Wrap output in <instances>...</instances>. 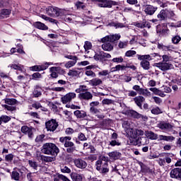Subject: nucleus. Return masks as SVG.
<instances>
[{
  "instance_id": "17",
  "label": "nucleus",
  "mask_w": 181,
  "mask_h": 181,
  "mask_svg": "<svg viewBox=\"0 0 181 181\" xmlns=\"http://www.w3.org/2000/svg\"><path fill=\"white\" fill-rule=\"evenodd\" d=\"M156 67L162 70V71H166L172 69V64L168 62H160L156 64Z\"/></svg>"
},
{
  "instance_id": "58",
  "label": "nucleus",
  "mask_w": 181,
  "mask_h": 181,
  "mask_svg": "<svg viewBox=\"0 0 181 181\" xmlns=\"http://www.w3.org/2000/svg\"><path fill=\"white\" fill-rule=\"evenodd\" d=\"M74 132H76V131L74 130V129H73L71 127H68L65 129L66 135H73V134H74Z\"/></svg>"
},
{
  "instance_id": "37",
  "label": "nucleus",
  "mask_w": 181,
  "mask_h": 181,
  "mask_svg": "<svg viewBox=\"0 0 181 181\" xmlns=\"http://www.w3.org/2000/svg\"><path fill=\"white\" fill-rule=\"evenodd\" d=\"M130 132H132L133 134H134L132 135V136H136V135H138L139 136H142L144 134H145V132H144V130H141V129H131Z\"/></svg>"
},
{
  "instance_id": "52",
  "label": "nucleus",
  "mask_w": 181,
  "mask_h": 181,
  "mask_svg": "<svg viewBox=\"0 0 181 181\" xmlns=\"http://www.w3.org/2000/svg\"><path fill=\"white\" fill-rule=\"evenodd\" d=\"M180 40H181V37L179 35H175L173 37L171 40L172 43H173V45H178Z\"/></svg>"
},
{
  "instance_id": "25",
  "label": "nucleus",
  "mask_w": 181,
  "mask_h": 181,
  "mask_svg": "<svg viewBox=\"0 0 181 181\" xmlns=\"http://www.w3.org/2000/svg\"><path fill=\"white\" fill-rule=\"evenodd\" d=\"M12 13V10L9 8H3L0 10V19H4V18H8V16Z\"/></svg>"
},
{
  "instance_id": "41",
  "label": "nucleus",
  "mask_w": 181,
  "mask_h": 181,
  "mask_svg": "<svg viewBox=\"0 0 181 181\" xmlns=\"http://www.w3.org/2000/svg\"><path fill=\"white\" fill-rule=\"evenodd\" d=\"M68 76L71 77H77V76H80V71L75 69H71L68 73Z\"/></svg>"
},
{
  "instance_id": "7",
  "label": "nucleus",
  "mask_w": 181,
  "mask_h": 181,
  "mask_svg": "<svg viewBox=\"0 0 181 181\" xmlns=\"http://www.w3.org/2000/svg\"><path fill=\"white\" fill-rule=\"evenodd\" d=\"M174 127L175 126H173V124L167 122H161L158 124V128L163 132H172Z\"/></svg>"
},
{
  "instance_id": "12",
  "label": "nucleus",
  "mask_w": 181,
  "mask_h": 181,
  "mask_svg": "<svg viewBox=\"0 0 181 181\" xmlns=\"http://www.w3.org/2000/svg\"><path fill=\"white\" fill-rule=\"evenodd\" d=\"M93 57L95 60L103 62V60H105V59H111V54L102 51L95 54Z\"/></svg>"
},
{
  "instance_id": "33",
  "label": "nucleus",
  "mask_w": 181,
  "mask_h": 181,
  "mask_svg": "<svg viewBox=\"0 0 181 181\" xmlns=\"http://www.w3.org/2000/svg\"><path fill=\"white\" fill-rule=\"evenodd\" d=\"M86 0H78L75 3V6L76 7L77 9H85L86 8Z\"/></svg>"
},
{
  "instance_id": "59",
  "label": "nucleus",
  "mask_w": 181,
  "mask_h": 181,
  "mask_svg": "<svg viewBox=\"0 0 181 181\" xmlns=\"http://www.w3.org/2000/svg\"><path fill=\"white\" fill-rule=\"evenodd\" d=\"M176 15L173 12V11H170L168 9V19H175Z\"/></svg>"
},
{
  "instance_id": "26",
  "label": "nucleus",
  "mask_w": 181,
  "mask_h": 181,
  "mask_svg": "<svg viewBox=\"0 0 181 181\" xmlns=\"http://www.w3.org/2000/svg\"><path fill=\"white\" fill-rule=\"evenodd\" d=\"M8 67L13 70H18L21 73L23 72V69H25V66L21 64H11Z\"/></svg>"
},
{
  "instance_id": "49",
  "label": "nucleus",
  "mask_w": 181,
  "mask_h": 181,
  "mask_svg": "<svg viewBox=\"0 0 181 181\" xmlns=\"http://www.w3.org/2000/svg\"><path fill=\"white\" fill-rule=\"evenodd\" d=\"M85 74L88 77H92L93 78L95 77H97V74H95V72L93 71L92 70H86Z\"/></svg>"
},
{
  "instance_id": "21",
  "label": "nucleus",
  "mask_w": 181,
  "mask_h": 181,
  "mask_svg": "<svg viewBox=\"0 0 181 181\" xmlns=\"http://www.w3.org/2000/svg\"><path fill=\"white\" fill-rule=\"evenodd\" d=\"M74 115L78 119H84L87 117V112L84 110H76L74 112Z\"/></svg>"
},
{
  "instance_id": "32",
  "label": "nucleus",
  "mask_w": 181,
  "mask_h": 181,
  "mask_svg": "<svg viewBox=\"0 0 181 181\" xmlns=\"http://www.w3.org/2000/svg\"><path fill=\"white\" fill-rule=\"evenodd\" d=\"M109 26H112L115 28V29H122V28H125V24L122 23L118 22H112L108 24Z\"/></svg>"
},
{
  "instance_id": "8",
  "label": "nucleus",
  "mask_w": 181,
  "mask_h": 181,
  "mask_svg": "<svg viewBox=\"0 0 181 181\" xmlns=\"http://www.w3.org/2000/svg\"><path fill=\"white\" fill-rule=\"evenodd\" d=\"M93 1V2H99L98 4V6L100 8H112V5H117V2L113 1H107V0H90Z\"/></svg>"
},
{
  "instance_id": "43",
  "label": "nucleus",
  "mask_w": 181,
  "mask_h": 181,
  "mask_svg": "<svg viewBox=\"0 0 181 181\" xmlns=\"http://www.w3.org/2000/svg\"><path fill=\"white\" fill-rule=\"evenodd\" d=\"M172 158H173V153H166V156L164 157V160L165 163H172Z\"/></svg>"
},
{
  "instance_id": "9",
  "label": "nucleus",
  "mask_w": 181,
  "mask_h": 181,
  "mask_svg": "<svg viewBox=\"0 0 181 181\" xmlns=\"http://www.w3.org/2000/svg\"><path fill=\"white\" fill-rule=\"evenodd\" d=\"M76 96V93L69 92L61 98V101L63 104H67V103H71V100H74Z\"/></svg>"
},
{
  "instance_id": "63",
  "label": "nucleus",
  "mask_w": 181,
  "mask_h": 181,
  "mask_svg": "<svg viewBox=\"0 0 181 181\" xmlns=\"http://www.w3.org/2000/svg\"><path fill=\"white\" fill-rule=\"evenodd\" d=\"M110 146H119L121 145V143L119 142L117 140H111L110 141Z\"/></svg>"
},
{
  "instance_id": "54",
  "label": "nucleus",
  "mask_w": 181,
  "mask_h": 181,
  "mask_svg": "<svg viewBox=\"0 0 181 181\" xmlns=\"http://www.w3.org/2000/svg\"><path fill=\"white\" fill-rule=\"evenodd\" d=\"M136 54V51L134 50H128L125 52L124 56L125 57H132Z\"/></svg>"
},
{
  "instance_id": "42",
  "label": "nucleus",
  "mask_w": 181,
  "mask_h": 181,
  "mask_svg": "<svg viewBox=\"0 0 181 181\" xmlns=\"http://www.w3.org/2000/svg\"><path fill=\"white\" fill-rule=\"evenodd\" d=\"M134 25L136 26V28L144 29V28H146V20H144L142 23H134Z\"/></svg>"
},
{
  "instance_id": "11",
  "label": "nucleus",
  "mask_w": 181,
  "mask_h": 181,
  "mask_svg": "<svg viewBox=\"0 0 181 181\" xmlns=\"http://www.w3.org/2000/svg\"><path fill=\"white\" fill-rule=\"evenodd\" d=\"M121 39V35L119 34H115V35H110L104 37L101 39V42H110V43H114V42H117Z\"/></svg>"
},
{
  "instance_id": "51",
  "label": "nucleus",
  "mask_w": 181,
  "mask_h": 181,
  "mask_svg": "<svg viewBox=\"0 0 181 181\" xmlns=\"http://www.w3.org/2000/svg\"><path fill=\"white\" fill-rule=\"evenodd\" d=\"M54 70L57 73V74H65L66 71L64 69H62L60 66H53Z\"/></svg>"
},
{
  "instance_id": "5",
  "label": "nucleus",
  "mask_w": 181,
  "mask_h": 181,
  "mask_svg": "<svg viewBox=\"0 0 181 181\" xmlns=\"http://www.w3.org/2000/svg\"><path fill=\"white\" fill-rule=\"evenodd\" d=\"M47 15L56 18L57 16H63L67 15V11L57 7L49 6L46 8Z\"/></svg>"
},
{
  "instance_id": "44",
  "label": "nucleus",
  "mask_w": 181,
  "mask_h": 181,
  "mask_svg": "<svg viewBox=\"0 0 181 181\" xmlns=\"http://www.w3.org/2000/svg\"><path fill=\"white\" fill-rule=\"evenodd\" d=\"M140 95H144V97H151V92L148 89L141 88L139 93Z\"/></svg>"
},
{
  "instance_id": "15",
  "label": "nucleus",
  "mask_w": 181,
  "mask_h": 181,
  "mask_svg": "<svg viewBox=\"0 0 181 181\" xmlns=\"http://www.w3.org/2000/svg\"><path fill=\"white\" fill-rule=\"evenodd\" d=\"M170 177L173 179H177V180H181V168H176L173 169L170 172Z\"/></svg>"
},
{
  "instance_id": "20",
  "label": "nucleus",
  "mask_w": 181,
  "mask_h": 181,
  "mask_svg": "<svg viewBox=\"0 0 181 181\" xmlns=\"http://www.w3.org/2000/svg\"><path fill=\"white\" fill-rule=\"evenodd\" d=\"M90 112L94 114L97 118H99V119H104V118H105L104 114L100 113V109H98L97 107H90Z\"/></svg>"
},
{
  "instance_id": "55",
  "label": "nucleus",
  "mask_w": 181,
  "mask_h": 181,
  "mask_svg": "<svg viewBox=\"0 0 181 181\" xmlns=\"http://www.w3.org/2000/svg\"><path fill=\"white\" fill-rule=\"evenodd\" d=\"M28 163H29L30 168H33V169H35V170H37V163H36V161L29 160Z\"/></svg>"
},
{
  "instance_id": "35",
  "label": "nucleus",
  "mask_w": 181,
  "mask_h": 181,
  "mask_svg": "<svg viewBox=\"0 0 181 181\" xmlns=\"http://www.w3.org/2000/svg\"><path fill=\"white\" fill-rule=\"evenodd\" d=\"M11 117L6 115H3L0 117V125H2V123L6 124L11 121Z\"/></svg>"
},
{
  "instance_id": "2",
  "label": "nucleus",
  "mask_w": 181,
  "mask_h": 181,
  "mask_svg": "<svg viewBox=\"0 0 181 181\" xmlns=\"http://www.w3.org/2000/svg\"><path fill=\"white\" fill-rule=\"evenodd\" d=\"M41 152L45 155H51L52 156H57L60 150L56 144L53 143H45L43 144Z\"/></svg>"
},
{
  "instance_id": "13",
  "label": "nucleus",
  "mask_w": 181,
  "mask_h": 181,
  "mask_svg": "<svg viewBox=\"0 0 181 181\" xmlns=\"http://www.w3.org/2000/svg\"><path fill=\"white\" fill-rule=\"evenodd\" d=\"M144 13L146 15H149L150 16H152L158 11V7L153 6L151 4H146V6H144Z\"/></svg>"
},
{
  "instance_id": "16",
  "label": "nucleus",
  "mask_w": 181,
  "mask_h": 181,
  "mask_svg": "<svg viewBox=\"0 0 181 181\" xmlns=\"http://www.w3.org/2000/svg\"><path fill=\"white\" fill-rule=\"evenodd\" d=\"M74 163L78 169H86L87 168V162L81 158L75 159Z\"/></svg>"
},
{
  "instance_id": "31",
  "label": "nucleus",
  "mask_w": 181,
  "mask_h": 181,
  "mask_svg": "<svg viewBox=\"0 0 181 181\" xmlns=\"http://www.w3.org/2000/svg\"><path fill=\"white\" fill-rule=\"evenodd\" d=\"M108 156L110 158V159L117 160V159H119V158H121V153L118 151H112L108 153Z\"/></svg>"
},
{
  "instance_id": "30",
  "label": "nucleus",
  "mask_w": 181,
  "mask_h": 181,
  "mask_svg": "<svg viewBox=\"0 0 181 181\" xmlns=\"http://www.w3.org/2000/svg\"><path fill=\"white\" fill-rule=\"evenodd\" d=\"M134 101L136 105L139 106L141 110H142V103L145 101V98L143 96H136V98H134Z\"/></svg>"
},
{
  "instance_id": "40",
  "label": "nucleus",
  "mask_w": 181,
  "mask_h": 181,
  "mask_svg": "<svg viewBox=\"0 0 181 181\" xmlns=\"http://www.w3.org/2000/svg\"><path fill=\"white\" fill-rule=\"evenodd\" d=\"M129 115H131V117H132L133 118H142L143 117L142 115L139 114L135 110H130Z\"/></svg>"
},
{
  "instance_id": "57",
  "label": "nucleus",
  "mask_w": 181,
  "mask_h": 181,
  "mask_svg": "<svg viewBox=\"0 0 181 181\" xmlns=\"http://www.w3.org/2000/svg\"><path fill=\"white\" fill-rule=\"evenodd\" d=\"M33 95L35 98H38V97H40L42 95V91H40V90L34 89L33 92Z\"/></svg>"
},
{
  "instance_id": "27",
  "label": "nucleus",
  "mask_w": 181,
  "mask_h": 181,
  "mask_svg": "<svg viewBox=\"0 0 181 181\" xmlns=\"http://www.w3.org/2000/svg\"><path fill=\"white\" fill-rule=\"evenodd\" d=\"M33 26L36 28V29H40V30H47L49 29V27L45 25V23L40 22V21H37L33 23Z\"/></svg>"
},
{
  "instance_id": "29",
  "label": "nucleus",
  "mask_w": 181,
  "mask_h": 181,
  "mask_svg": "<svg viewBox=\"0 0 181 181\" xmlns=\"http://www.w3.org/2000/svg\"><path fill=\"white\" fill-rule=\"evenodd\" d=\"M71 177L73 181H83V177H84V175L77 173H71Z\"/></svg>"
},
{
  "instance_id": "24",
  "label": "nucleus",
  "mask_w": 181,
  "mask_h": 181,
  "mask_svg": "<svg viewBox=\"0 0 181 181\" xmlns=\"http://www.w3.org/2000/svg\"><path fill=\"white\" fill-rule=\"evenodd\" d=\"M158 47L165 52H173V50H175V46L173 45H163V44H158Z\"/></svg>"
},
{
  "instance_id": "10",
  "label": "nucleus",
  "mask_w": 181,
  "mask_h": 181,
  "mask_svg": "<svg viewBox=\"0 0 181 181\" xmlns=\"http://www.w3.org/2000/svg\"><path fill=\"white\" fill-rule=\"evenodd\" d=\"M83 47L85 49V54H88L87 55V57L91 59L94 56V54H95V52L91 49V48L93 47V45L91 44V42L86 41ZM89 53H90L91 54H89Z\"/></svg>"
},
{
  "instance_id": "28",
  "label": "nucleus",
  "mask_w": 181,
  "mask_h": 181,
  "mask_svg": "<svg viewBox=\"0 0 181 181\" xmlns=\"http://www.w3.org/2000/svg\"><path fill=\"white\" fill-rule=\"evenodd\" d=\"M150 91H152L156 95H159V97H166V94L163 90H159L158 88H150Z\"/></svg>"
},
{
  "instance_id": "48",
  "label": "nucleus",
  "mask_w": 181,
  "mask_h": 181,
  "mask_svg": "<svg viewBox=\"0 0 181 181\" xmlns=\"http://www.w3.org/2000/svg\"><path fill=\"white\" fill-rule=\"evenodd\" d=\"M11 177L12 179H13V180H19V179H21V175L19 174V173H18V171H13L12 174H11Z\"/></svg>"
},
{
  "instance_id": "36",
  "label": "nucleus",
  "mask_w": 181,
  "mask_h": 181,
  "mask_svg": "<svg viewBox=\"0 0 181 181\" xmlns=\"http://www.w3.org/2000/svg\"><path fill=\"white\" fill-rule=\"evenodd\" d=\"M75 91L78 94H81V93H86V91H88V89L87 88V86L81 85L78 88L75 90Z\"/></svg>"
},
{
  "instance_id": "1",
  "label": "nucleus",
  "mask_w": 181,
  "mask_h": 181,
  "mask_svg": "<svg viewBox=\"0 0 181 181\" xmlns=\"http://www.w3.org/2000/svg\"><path fill=\"white\" fill-rule=\"evenodd\" d=\"M144 134L146 138H148V139H151L153 141L158 139V141H165V142H173V141L176 139V138L173 136H165L162 134L158 136L157 134H155L152 131H146Z\"/></svg>"
},
{
  "instance_id": "64",
  "label": "nucleus",
  "mask_w": 181,
  "mask_h": 181,
  "mask_svg": "<svg viewBox=\"0 0 181 181\" xmlns=\"http://www.w3.org/2000/svg\"><path fill=\"white\" fill-rule=\"evenodd\" d=\"M78 139L80 141H87V137H86V135L83 133H79L78 135Z\"/></svg>"
},
{
  "instance_id": "18",
  "label": "nucleus",
  "mask_w": 181,
  "mask_h": 181,
  "mask_svg": "<svg viewBox=\"0 0 181 181\" xmlns=\"http://www.w3.org/2000/svg\"><path fill=\"white\" fill-rule=\"evenodd\" d=\"M102 43H103L102 45L103 50H105V52H112V50H114V45H112V42L110 41H105L102 42Z\"/></svg>"
},
{
  "instance_id": "56",
  "label": "nucleus",
  "mask_w": 181,
  "mask_h": 181,
  "mask_svg": "<svg viewBox=\"0 0 181 181\" xmlns=\"http://www.w3.org/2000/svg\"><path fill=\"white\" fill-rule=\"evenodd\" d=\"M146 142H148L146 137H139V146L146 145Z\"/></svg>"
},
{
  "instance_id": "60",
  "label": "nucleus",
  "mask_w": 181,
  "mask_h": 181,
  "mask_svg": "<svg viewBox=\"0 0 181 181\" xmlns=\"http://www.w3.org/2000/svg\"><path fill=\"white\" fill-rule=\"evenodd\" d=\"M61 172H62V173H71V170L67 166H62L61 168Z\"/></svg>"
},
{
  "instance_id": "14",
  "label": "nucleus",
  "mask_w": 181,
  "mask_h": 181,
  "mask_svg": "<svg viewBox=\"0 0 181 181\" xmlns=\"http://www.w3.org/2000/svg\"><path fill=\"white\" fill-rule=\"evenodd\" d=\"M53 63H45L44 65H35L30 67L31 71H42L48 69L49 66H51Z\"/></svg>"
},
{
  "instance_id": "6",
  "label": "nucleus",
  "mask_w": 181,
  "mask_h": 181,
  "mask_svg": "<svg viewBox=\"0 0 181 181\" xmlns=\"http://www.w3.org/2000/svg\"><path fill=\"white\" fill-rule=\"evenodd\" d=\"M59 127V122L54 119H52L45 122V128L49 132H54Z\"/></svg>"
},
{
  "instance_id": "23",
  "label": "nucleus",
  "mask_w": 181,
  "mask_h": 181,
  "mask_svg": "<svg viewBox=\"0 0 181 181\" xmlns=\"http://www.w3.org/2000/svg\"><path fill=\"white\" fill-rule=\"evenodd\" d=\"M89 84L92 87H97L98 86H101V84H103V80H101L100 78L95 77L89 81Z\"/></svg>"
},
{
  "instance_id": "4",
  "label": "nucleus",
  "mask_w": 181,
  "mask_h": 181,
  "mask_svg": "<svg viewBox=\"0 0 181 181\" xmlns=\"http://www.w3.org/2000/svg\"><path fill=\"white\" fill-rule=\"evenodd\" d=\"M106 159L105 156H103L95 162L96 170H98L102 175H105L110 172L108 161Z\"/></svg>"
},
{
  "instance_id": "3",
  "label": "nucleus",
  "mask_w": 181,
  "mask_h": 181,
  "mask_svg": "<svg viewBox=\"0 0 181 181\" xmlns=\"http://www.w3.org/2000/svg\"><path fill=\"white\" fill-rule=\"evenodd\" d=\"M156 56H158V54H151L146 55L136 54L138 60H141L140 66H141L144 70H149L151 67V64L149 62L152 60V57H155Z\"/></svg>"
},
{
  "instance_id": "22",
  "label": "nucleus",
  "mask_w": 181,
  "mask_h": 181,
  "mask_svg": "<svg viewBox=\"0 0 181 181\" xmlns=\"http://www.w3.org/2000/svg\"><path fill=\"white\" fill-rule=\"evenodd\" d=\"M157 18L159 21H166L168 19V9H162L157 15Z\"/></svg>"
},
{
  "instance_id": "19",
  "label": "nucleus",
  "mask_w": 181,
  "mask_h": 181,
  "mask_svg": "<svg viewBox=\"0 0 181 181\" xmlns=\"http://www.w3.org/2000/svg\"><path fill=\"white\" fill-rule=\"evenodd\" d=\"M78 98L80 100H85L88 101V100H93V94H91L88 90L78 94Z\"/></svg>"
},
{
  "instance_id": "50",
  "label": "nucleus",
  "mask_w": 181,
  "mask_h": 181,
  "mask_svg": "<svg viewBox=\"0 0 181 181\" xmlns=\"http://www.w3.org/2000/svg\"><path fill=\"white\" fill-rule=\"evenodd\" d=\"M151 114L154 115H159V114H162V110L159 107H156L151 110Z\"/></svg>"
},
{
  "instance_id": "45",
  "label": "nucleus",
  "mask_w": 181,
  "mask_h": 181,
  "mask_svg": "<svg viewBox=\"0 0 181 181\" xmlns=\"http://www.w3.org/2000/svg\"><path fill=\"white\" fill-rule=\"evenodd\" d=\"M54 68L52 66L49 69L50 76L52 78H57L59 77V74L54 69Z\"/></svg>"
},
{
  "instance_id": "62",
  "label": "nucleus",
  "mask_w": 181,
  "mask_h": 181,
  "mask_svg": "<svg viewBox=\"0 0 181 181\" xmlns=\"http://www.w3.org/2000/svg\"><path fill=\"white\" fill-rule=\"evenodd\" d=\"M112 62H113V63H122L124 62V58H122V57L113 58Z\"/></svg>"
},
{
  "instance_id": "53",
  "label": "nucleus",
  "mask_w": 181,
  "mask_h": 181,
  "mask_svg": "<svg viewBox=\"0 0 181 181\" xmlns=\"http://www.w3.org/2000/svg\"><path fill=\"white\" fill-rule=\"evenodd\" d=\"M69 141H71V136H62L59 138V141L62 144H66Z\"/></svg>"
},
{
  "instance_id": "47",
  "label": "nucleus",
  "mask_w": 181,
  "mask_h": 181,
  "mask_svg": "<svg viewBox=\"0 0 181 181\" xmlns=\"http://www.w3.org/2000/svg\"><path fill=\"white\" fill-rule=\"evenodd\" d=\"M119 49H125L128 47V41H119L118 44Z\"/></svg>"
},
{
  "instance_id": "34",
  "label": "nucleus",
  "mask_w": 181,
  "mask_h": 181,
  "mask_svg": "<svg viewBox=\"0 0 181 181\" xmlns=\"http://www.w3.org/2000/svg\"><path fill=\"white\" fill-rule=\"evenodd\" d=\"M129 145H133L134 146H139V137H131L128 141Z\"/></svg>"
},
{
  "instance_id": "46",
  "label": "nucleus",
  "mask_w": 181,
  "mask_h": 181,
  "mask_svg": "<svg viewBox=\"0 0 181 181\" xmlns=\"http://www.w3.org/2000/svg\"><path fill=\"white\" fill-rule=\"evenodd\" d=\"M77 60L78 59L69 61L67 63L65 64V67L66 69H70L71 67H73L74 66L76 65V63H77Z\"/></svg>"
},
{
  "instance_id": "38",
  "label": "nucleus",
  "mask_w": 181,
  "mask_h": 181,
  "mask_svg": "<svg viewBox=\"0 0 181 181\" xmlns=\"http://www.w3.org/2000/svg\"><path fill=\"white\" fill-rule=\"evenodd\" d=\"M4 102L8 105H15L18 103V100L15 98H6L4 99Z\"/></svg>"
},
{
  "instance_id": "61",
  "label": "nucleus",
  "mask_w": 181,
  "mask_h": 181,
  "mask_svg": "<svg viewBox=\"0 0 181 181\" xmlns=\"http://www.w3.org/2000/svg\"><path fill=\"white\" fill-rule=\"evenodd\" d=\"M55 158L54 157H50V156H44L42 158V160H44V162H53L55 160Z\"/></svg>"
},
{
  "instance_id": "39",
  "label": "nucleus",
  "mask_w": 181,
  "mask_h": 181,
  "mask_svg": "<svg viewBox=\"0 0 181 181\" xmlns=\"http://www.w3.org/2000/svg\"><path fill=\"white\" fill-rule=\"evenodd\" d=\"M125 69H127V66L125 65L118 64L115 67L112 68V71L114 72V71H123V70H125Z\"/></svg>"
}]
</instances>
